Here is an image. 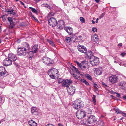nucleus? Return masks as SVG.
I'll list each match as a JSON object with an SVG mask.
<instances>
[{
    "instance_id": "obj_1",
    "label": "nucleus",
    "mask_w": 126,
    "mask_h": 126,
    "mask_svg": "<svg viewBox=\"0 0 126 126\" xmlns=\"http://www.w3.org/2000/svg\"><path fill=\"white\" fill-rule=\"evenodd\" d=\"M48 74L52 79H56L59 77V74L58 70L55 68L49 69L48 72Z\"/></svg>"
},
{
    "instance_id": "obj_2",
    "label": "nucleus",
    "mask_w": 126,
    "mask_h": 126,
    "mask_svg": "<svg viewBox=\"0 0 126 126\" xmlns=\"http://www.w3.org/2000/svg\"><path fill=\"white\" fill-rule=\"evenodd\" d=\"M74 102L73 104V106L75 109H80L84 106V103L83 101L81 100L80 99L76 100Z\"/></svg>"
},
{
    "instance_id": "obj_3",
    "label": "nucleus",
    "mask_w": 126,
    "mask_h": 126,
    "mask_svg": "<svg viewBox=\"0 0 126 126\" xmlns=\"http://www.w3.org/2000/svg\"><path fill=\"white\" fill-rule=\"evenodd\" d=\"M90 63L94 66L97 65L99 63V59L97 57L93 55L90 56Z\"/></svg>"
},
{
    "instance_id": "obj_4",
    "label": "nucleus",
    "mask_w": 126,
    "mask_h": 126,
    "mask_svg": "<svg viewBox=\"0 0 126 126\" xmlns=\"http://www.w3.org/2000/svg\"><path fill=\"white\" fill-rule=\"evenodd\" d=\"M17 49V54L18 56H24L27 53L28 51H26V49L24 47H18Z\"/></svg>"
},
{
    "instance_id": "obj_5",
    "label": "nucleus",
    "mask_w": 126,
    "mask_h": 126,
    "mask_svg": "<svg viewBox=\"0 0 126 126\" xmlns=\"http://www.w3.org/2000/svg\"><path fill=\"white\" fill-rule=\"evenodd\" d=\"M42 60V62L48 66H51L53 63V61L47 57H43Z\"/></svg>"
},
{
    "instance_id": "obj_6",
    "label": "nucleus",
    "mask_w": 126,
    "mask_h": 126,
    "mask_svg": "<svg viewBox=\"0 0 126 126\" xmlns=\"http://www.w3.org/2000/svg\"><path fill=\"white\" fill-rule=\"evenodd\" d=\"M86 115V112L85 110H81L78 111L76 114V116L79 119H81L85 117Z\"/></svg>"
},
{
    "instance_id": "obj_7",
    "label": "nucleus",
    "mask_w": 126,
    "mask_h": 126,
    "mask_svg": "<svg viewBox=\"0 0 126 126\" xmlns=\"http://www.w3.org/2000/svg\"><path fill=\"white\" fill-rule=\"evenodd\" d=\"M85 120V124H91L96 121L97 118L94 116L91 115L88 118Z\"/></svg>"
},
{
    "instance_id": "obj_8",
    "label": "nucleus",
    "mask_w": 126,
    "mask_h": 126,
    "mask_svg": "<svg viewBox=\"0 0 126 126\" xmlns=\"http://www.w3.org/2000/svg\"><path fill=\"white\" fill-rule=\"evenodd\" d=\"M67 89L68 94L70 95H73L75 91V88L73 86H68Z\"/></svg>"
},
{
    "instance_id": "obj_9",
    "label": "nucleus",
    "mask_w": 126,
    "mask_h": 126,
    "mask_svg": "<svg viewBox=\"0 0 126 126\" xmlns=\"http://www.w3.org/2000/svg\"><path fill=\"white\" fill-rule=\"evenodd\" d=\"M48 24L50 26L54 27L57 25V22L55 18L53 17H51L49 19Z\"/></svg>"
},
{
    "instance_id": "obj_10",
    "label": "nucleus",
    "mask_w": 126,
    "mask_h": 126,
    "mask_svg": "<svg viewBox=\"0 0 126 126\" xmlns=\"http://www.w3.org/2000/svg\"><path fill=\"white\" fill-rule=\"evenodd\" d=\"M118 78L116 75L110 76L109 77V81L112 84H114L117 82Z\"/></svg>"
},
{
    "instance_id": "obj_11",
    "label": "nucleus",
    "mask_w": 126,
    "mask_h": 126,
    "mask_svg": "<svg viewBox=\"0 0 126 126\" xmlns=\"http://www.w3.org/2000/svg\"><path fill=\"white\" fill-rule=\"evenodd\" d=\"M77 47L78 50L81 52L85 53L87 52V49L86 48L83 46L78 45Z\"/></svg>"
},
{
    "instance_id": "obj_12",
    "label": "nucleus",
    "mask_w": 126,
    "mask_h": 126,
    "mask_svg": "<svg viewBox=\"0 0 126 126\" xmlns=\"http://www.w3.org/2000/svg\"><path fill=\"white\" fill-rule=\"evenodd\" d=\"M12 62L8 57L5 58L3 61V63L5 66H7L11 65Z\"/></svg>"
},
{
    "instance_id": "obj_13",
    "label": "nucleus",
    "mask_w": 126,
    "mask_h": 126,
    "mask_svg": "<svg viewBox=\"0 0 126 126\" xmlns=\"http://www.w3.org/2000/svg\"><path fill=\"white\" fill-rule=\"evenodd\" d=\"M8 74V72L6 71L4 67H0V75L2 76H4Z\"/></svg>"
},
{
    "instance_id": "obj_14",
    "label": "nucleus",
    "mask_w": 126,
    "mask_h": 126,
    "mask_svg": "<svg viewBox=\"0 0 126 126\" xmlns=\"http://www.w3.org/2000/svg\"><path fill=\"white\" fill-rule=\"evenodd\" d=\"M72 81L71 79H66L63 82L62 84V86L64 87H68V86L70 85V84L72 83Z\"/></svg>"
},
{
    "instance_id": "obj_15",
    "label": "nucleus",
    "mask_w": 126,
    "mask_h": 126,
    "mask_svg": "<svg viewBox=\"0 0 126 126\" xmlns=\"http://www.w3.org/2000/svg\"><path fill=\"white\" fill-rule=\"evenodd\" d=\"M8 57L13 62L16 61L17 59L16 55L12 53H10L8 54Z\"/></svg>"
},
{
    "instance_id": "obj_16",
    "label": "nucleus",
    "mask_w": 126,
    "mask_h": 126,
    "mask_svg": "<svg viewBox=\"0 0 126 126\" xmlns=\"http://www.w3.org/2000/svg\"><path fill=\"white\" fill-rule=\"evenodd\" d=\"M64 29L69 35H71L72 34L73 30L71 27H66L64 28Z\"/></svg>"
},
{
    "instance_id": "obj_17",
    "label": "nucleus",
    "mask_w": 126,
    "mask_h": 126,
    "mask_svg": "<svg viewBox=\"0 0 126 126\" xmlns=\"http://www.w3.org/2000/svg\"><path fill=\"white\" fill-rule=\"evenodd\" d=\"M91 40L93 42H95L96 43L99 42V38L96 35H94L91 37Z\"/></svg>"
},
{
    "instance_id": "obj_18",
    "label": "nucleus",
    "mask_w": 126,
    "mask_h": 126,
    "mask_svg": "<svg viewBox=\"0 0 126 126\" xmlns=\"http://www.w3.org/2000/svg\"><path fill=\"white\" fill-rule=\"evenodd\" d=\"M8 19L10 23V27L11 28H12L14 26L16 23L15 22L13 21V19L10 17H8Z\"/></svg>"
},
{
    "instance_id": "obj_19",
    "label": "nucleus",
    "mask_w": 126,
    "mask_h": 126,
    "mask_svg": "<svg viewBox=\"0 0 126 126\" xmlns=\"http://www.w3.org/2000/svg\"><path fill=\"white\" fill-rule=\"evenodd\" d=\"M77 34L76 33L73 34L71 37L72 41L73 42H77L78 41V38H77Z\"/></svg>"
},
{
    "instance_id": "obj_20",
    "label": "nucleus",
    "mask_w": 126,
    "mask_h": 126,
    "mask_svg": "<svg viewBox=\"0 0 126 126\" xmlns=\"http://www.w3.org/2000/svg\"><path fill=\"white\" fill-rule=\"evenodd\" d=\"M28 123L30 126H36L37 123L32 120H31L29 121Z\"/></svg>"
},
{
    "instance_id": "obj_21",
    "label": "nucleus",
    "mask_w": 126,
    "mask_h": 126,
    "mask_svg": "<svg viewBox=\"0 0 126 126\" xmlns=\"http://www.w3.org/2000/svg\"><path fill=\"white\" fill-rule=\"evenodd\" d=\"M38 45H35L32 48V51L34 53H36L38 50Z\"/></svg>"
},
{
    "instance_id": "obj_22",
    "label": "nucleus",
    "mask_w": 126,
    "mask_h": 126,
    "mask_svg": "<svg viewBox=\"0 0 126 126\" xmlns=\"http://www.w3.org/2000/svg\"><path fill=\"white\" fill-rule=\"evenodd\" d=\"M25 47H24L26 49L27 51H28L30 49V46L29 44L27 42L24 43Z\"/></svg>"
},
{
    "instance_id": "obj_23",
    "label": "nucleus",
    "mask_w": 126,
    "mask_h": 126,
    "mask_svg": "<svg viewBox=\"0 0 126 126\" xmlns=\"http://www.w3.org/2000/svg\"><path fill=\"white\" fill-rule=\"evenodd\" d=\"M28 55L29 56V59L30 60H31L32 59V58L34 55V53L32 51H30L28 52Z\"/></svg>"
},
{
    "instance_id": "obj_24",
    "label": "nucleus",
    "mask_w": 126,
    "mask_h": 126,
    "mask_svg": "<svg viewBox=\"0 0 126 126\" xmlns=\"http://www.w3.org/2000/svg\"><path fill=\"white\" fill-rule=\"evenodd\" d=\"M113 110L115 111L116 113H117V114H122L123 113V112L121 111L118 108H115Z\"/></svg>"
},
{
    "instance_id": "obj_25",
    "label": "nucleus",
    "mask_w": 126,
    "mask_h": 126,
    "mask_svg": "<svg viewBox=\"0 0 126 126\" xmlns=\"http://www.w3.org/2000/svg\"><path fill=\"white\" fill-rule=\"evenodd\" d=\"M102 73V69L100 68H98L96 70V74L98 75L101 74Z\"/></svg>"
},
{
    "instance_id": "obj_26",
    "label": "nucleus",
    "mask_w": 126,
    "mask_h": 126,
    "mask_svg": "<svg viewBox=\"0 0 126 126\" xmlns=\"http://www.w3.org/2000/svg\"><path fill=\"white\" fill-rule=\"evenodd\" d=\"M64 23L63 20H60L58 21L57 25L64 26Z\"/></svg>"
},
{
    "instance_id": "obj_27",
    "label": "nucleus",
    "mask_w": 126,
    "mask_h": 126,
    "mask_svg": "<svg viewBox=\"0 0 126 126\" xmlns=\"http://www.w3.org/2000/svg\"><path fill=\"white\" fill-rule=\"evenodd\" d=\"M119 86H123L124 88L126 87V82L124 81H122L120 83Z\"/></svg>"
},
{
    "instance_id": "obj_28",
    "label": "nucleus",
    "mask_w": 126,
    "mask_h": 126,
    "mask_svg": "<svg viewBox=\"0 0 126 126\" xmlns=\"http://www.w3.org/2000/svg\"><path fill=\"white\" fill-rule=\"evenodd\" d=\"M29 8L31 9L32 12L36 14H37L38 13L37 11L35 9L31 7H29Z\"/></svg>"
},
{
    "instance_id": "obj_29",
    "label": "nucleus",
    "mask_w": 126,
    "mask_h": 126,
    "mask_svg": "<svg viewBox=\"0 0 126 126\" xmlns=\"http://www.w3.org/2000/svg\"><path fill=\"white\" fill-rule=\"evenodd\" d=\"M47 41L49 42L53 47H56L55 44L54 43L53 41L48 39L47 40Z\"/></svg>"
},
{
    "instance_id": "obj_30",
    "label": "nucleus",
    "mask_w": 126,
    "mask_h": 126,
    "mask_svg": "<svg viewBox=\"0 0 126 126\" xmlns=\"http://www.w3.org/2000/svg\"><path fill=\"white\" fill-rule=\"evenodd\" d=\"M81 81L87 85H89V84L88 82L85 80L84 79H81Z\"/></svg>"
},
{
    "instance_id": "obj_31",
    "label": "nucleus",
    "mask_w": 126,
    "mask_h": 126,
    "mask_svg": "<svg viewBox=\"0 0 126 126\" xmlns=\"http://www.w3.org/2000/svg\"><path fill=\"white\" fill-rule=\"evenodd\" d=\"M93 97L92 98V101L94 105L96 104V101L95 99L96 96L94 95H93Z\"/></svg>"
},
{
    "instance_id": "obj_32",
    "label": "nucleus",
    "mask_w": 126,
    "mask_h": 126,
    "mask_svg": "<svg viewBox=\"0 0 126 126\" xmlns=\"http://www.w3.org/2000/svg\"><path fill=\"white\" fill-rule=\"evenodd\" d=\"M36 108L35 107H32L31 108V112L32 113H33L36 111Z\"/></svg>"
},
{
    "instance_id": "obj_33",
    "label": "nucleus",
    "mask_w": 126,
    "mask_h": 126,
    "mask_svg": "<svg viewBox=\"0 0 126 126\" xmlns=\"http://www.w3.org/2000/svg\"><path fill=\"white\" fill-rule=\"evenodd\" d=\"M85 76L88 79L91 81L92 80V79L91 77L89 74H86L85 75Z\"/></svg>"
},
{
    "instance_id": "obj_34",
    "label": "nucleus",
    "mask_w": 126,
    "mask_h": 126,
    "mask_svg": "<svg viewBox=\"0 0 126 126\" xmlns=\"http://www.w3.org/2000/svg\"><path fill=\"white\" fill-rule=\"evenodd\" d=\"M65 41L68 43H69L71 41H72L71 38L70 37H66L65 39Z\"/></svg>"
},
{
    "instance_id": "obj_35",
    "label": "nucleus",
    "mask_w": 126,
    "mask_h": 126,
    "mask_svg": "<svg viewBox=\"0 0 126 126\" xmlns=\"http://www.w3.org/2000/svg\"><path fill=\"white\" fill-rule=\"evenodd\" d=\"M41 6H42L47 7L49 9H50L51 8L50 6H49L48 4H47L43 3L42 5Z\"/></svg>"
},
{
    "instance_id": "obj_36",
    "label": "nucleus",
    "mask_w": 126,
    "mask_h": 126,
    "mask_svg": "<svg viewBox=\"0 0 126 126\" xmlns=\"http://www.w3.org/2000/svg\"><path fill=\"white\" fill-rule=\"evenodd\" d=\"M64 81V79L61 78H59L58 79V82L59 83H62V82H63Z\"/></svg>"
},
{
    "instance_id": "obj_37",
    "label": "nucleus",
    "mask_w": 126,
    "mask_h": 126,
    "mask_svg": "<svg viewBox=\"0 0 126 126\" xmlns=\"http://www.w3.org/2000/svg\"><path fill=\"white\" fill-rule=\"evenodd\" d=\"M87 55L88 57L90 55H91L92 53V51H89L87 53L86 52L85 53Z\"/></svg>"
},
{
    "instance_id": "obj_38",
    "label": "nucleus",
    "mask_w": 126,
    "mask_h": 126,
    "mask_svg": "<svg viewBox=\"0 0 126 126\" xmlns=\"http://www.w3.org/2000/svg\"><path fill=\"white\" fill-rule=\"evenodd\" d=\"M80 21L82 23H84L85 22V20L84 18L82 17H80Z\"/></svg>"
},
{
    "instance_id": "obj_39",
    "label": "nucleus",
    "mask_w": 126,
    "mask_h": 126,
    "mask_svg": "<svg viewBox=\"0 0 126 126\" xmlns=\"http://www.w3.org/2000/svg\"><path fill=\"white\" fill-rule=\"evenodd\" d=\"M87 61H83L81 63V65H86V64L87 65Z\"/></svg>"
},
{
    "instance_id": "obj_40",
    "label": "nucleus",
    "mask_w": 126,
    "mask_h": 126,
    "mask_svg": "<svg viewBox=\"0 0 126 126\" xmlns=\"http://www.w3.org/2000/svg\"><path fill=\"white\" fill-rule=\"evenodd\" d=\"M80 68L82 70H85L86 68L85 65H81Z\"/></svg>"
},
{
    "instance_id": "obj_41",
    "label": "nucleus",
    "mask_w": 126,
    "mask_h": 126,
    "mask_svg": "<svg viewBox=\"0 0 126 126\" xmlns=\"http://www.w3.org/2000/svg\"><path fill=\"white\" fill-rule=\"evenodd\" d=\"M75 62L77 64L78 66L79 67V68H80V67L81 66V63H80L79 62L77 61H75Z\"/></svg>"
},
{
    "instance_id": "obj_42",
    "label": "nucleus",
    "mask_w": 126,
    "mask_h": 126,
    "mask_svg": "<svg viewBox=\"0 0 126 126\" xmlns=\"http://www.w3.org/2000/svg\"><path fill=\"white\" fill-rule=\"evenodd\" d=\"M97 30V29L95 27H93L92 28V31L94 32H96Z\"/></svg>"
},
{
    "instance_id": "obj_43",
    "label": "nucleus",
    "mask_w": 126,
    "mask_h": 126,
    "mask_svg": "<svg viewBox=\"0 0 126 126\" xmlns=\"http://www.w3.org/2000/svg\"><path fill=\"white\" fill-rule=\"evenodd\" d=\"M1 18H2V20L3 22H4L6 20V19L5 17V16L4 15H2L1 16Z\"/></svg>"
},
{
    "instance_id": "obj_44",
    "label": "nucleus",
    "mask_w": 126,
    "mask_h": 126,
    "mask_svg": "<svg viewBox=\"0 0 126 126\" xmlns=\"http://www.w3.org/2000/svg\"><path fill=\"white\" fill-rule=\"evenodd\" d=\"M105 13H102V14L99 17V18L100 19L104 17V15H105Z\"/></svg>"
},
{
    "instance_id": "obj_45",
    "label": "nucleus",
    "mask_w": 126,
    "mask_h": 126,
    "mask_svg": "<svg viewBox=\"0 0 126 126\" xmlns=\"http://www.w3.org/2000/svg\"><path fill=\"white\" fill-rule=\"evenodd\" d=\"M4 102V101L3 100V99H2V97H1L0 96V103L2 104Z\"/></svg>"
},
{
    "instance_id": "obj_46",
    "label": "nucleus",
    "mask_w": 126,
    "mask_h": 126,
    "mask_svg": "<svg viewBox=\"0 0 126 126\" xmlns=\"http://www.w3.org/2000/svg\"><path fill=\"white\" fill-rule=\"evenodd\" d=\"M114 93H116V94H117V97L119 98H122L121 97V96L120 95V94L119 93L115 92Z\"/></svg>"
},
{
    "instance_id": "obj_47",
    "label": "nucleus",
    "mask_w": 126,
    "mask_h": 126,
    "mask_svg": "<svg viewBox=\"0 0 126 126\" xmlns=\"http://www.w3.org/2000/svg\"><path fill=\"white\" fill-rule=\"evenodd\" d=\"M74 70L78 74L80 73L78 70V69L77 68H75V69H74Z\"/></svg>"
},
{
    "instance_id": "obj_48",
    "label": "nucleus",
    "mask_w": 126,
    "mask_h": 126,
    "mask_svg": "<svg viewBox=\"0 0 126 126\" xmlns=\"http://www.w3.org/2000/svg\"><path fill=\"white\" fill-rule=\"evenodd\" d=\"M13 63L17 67L18 66V63L14 62H13Z\"/></svg>"
},
{
    "instance_id": "obj_49",
    "label": "nucleus",
    "mask_w": 126,
    "mask_h": 126,
    "mask_svg": "<svg viewBox=\"0 0 126 126\" xmlns=\"http://www.w3.org/2000/svg\"><path fill=\"white\" fill-rule=\"evenodd\" d=\"M57 27H58V28H59L60 29H62L63 28V26L57 25Z\"/></svg>"
},
{
    "instance_id": "obj_50",
    "label": "nucleus",
    "mask_w": 126,
    "mask_h": 126,
    "mask_svg": "<svg viewBox=\"0 0 126 126\" xmlns=\"http://www.w3.org/2000/svg\"><path fill=\"white\" fill-rule=\"evenodd\" d=\"M102 84L104 87H106L107 86V85L105 84L104 82H102Z\"/></svg>"
},
{
    "instance_id": "obj_51",
    "label": "nucleus",
    "mask_w": 126,
    "mask_h": 126,
    "mask_svg": "<svg viewBox=\"0 0 126 126\" xmlns=\"http://www.w3.org/2000/svg\"><path fill=\"white\" fill-rule=\"evenodd\" d=\"M126 53L125 52H123L122 53L120 54V55L122 56V57H124L126 55Z\"/></svg>"
},
{
    "instance_id": "obj_52",
    "label": "nucleus",
    "mask_w": 126,
    "mask_h": 126,
    "mask_svg": "<svg viewBox=\"0 0 126 126\" xmlns=\"http://www.w3.org/2000/svg\"><path fill=\"white\" fill-rule=\"evenodd\" d=\"M46 126H55L54 125L51 124H47V125Z\"/></svg>"
},
{
    "instance_id": "obj_53",
    "label": "nucleus",
    "mask_w": 126,
    "mask_h": 126,
    "mask_svg": "<svg viewBox=\"0 0 126 126\" xmlns=\"http://www.w3.org/2000/svg\"><path fill=\"white\" fill-rule=\"evenodd\" d=\"M13 11H14V10L13 9H11L10 11V12L9 13L10 14H12Z\"/></svg>"
},
{
    "instance_id": "obj_54",
    "label": "nucleus",
    "mask_w": 126,
    "mask_h": 126,
    "mask_svg": "<svg viewBox=\"0 0 126 126\" xmlns=\"http://www.w3.org/2000/svg\"><path fill=\"white\" fill-rule=\"evenodd\" d=\"M73 77H74L75 79H78V78L76 77V75H75V74L73 73Z\"/></svg>"
},
{
    "instance_id": "obj_55",
    "label": "nucleus",
    "mask_w": 126,
    "mask_h": 126,
    "mask_svg": "<svg viewBox=\"0 0 126 126\" xmlns=\"http://www.w3.org/2000/svg\"><path fill=\"white\" fill-rule=\"evenodd\" d=\"M121 114L123 116L126 117V113H124L123 112V113Z\"/></svg>"
},
{
    "instance_id": "obj_56",
    "label": "nucleus",
    "mask_w": 126,
    "mask_h": 126,
    "mask_svg": "<svg viewBox=\"0 0 126 126\" xmlns=\"http://www.w3.org/2000/svg\"><path fill=\"white\" fill-rule=\"evenodd\" d=\"M54 13H53L52 12L50 13V14L49 15L50 16H53L54 15Z\"/></svg>"
},
{
    "instance_id": "obj_57",
    "label": "nucleus",
    "mask_w": 126,
    "mask_h": 126,
    "mask_svg": "<svg viewBox=\"0 0 126 126\" xmlns=\"http://www.w3.org/2000/svg\"><path fill=\"white\" fill-rule=\"evenodd\" d=\"M94 87L96 88H97V87H98V86L97 85V84H94Z\"/></svg>"
},
{
    "instance_id": "obj_58",
    "label": "nucleus",
    "mask_w": 126,
    "mask_h": 126,
    "mask_svg": "<svg viewBox=\"0 0 126 126\" xmlns=\"http://www.w3.org/2000/svg\"><path fill=\"white\" fill-rule=\"evenodd\" d=\"M30 13H31V17H32V18H33L34 16V15H33L32 14V13H31V12H30Z\"/></svg>"
},
{
    "instance_id": "obj_59",
    "label": "nucleus",
    "mask_w": 126,
    "mask_h": 126,
    "mask_svg": "<svg viewBox=\"0 0 126 126\" xmlns=\"http://www.w3.org/2000/svg\"><path fill=\"white\" fill-rule=\"evenodd\" d=\"M20 39H19L17 40V42L18 43H19L20 42Z\"/></svg>"
},
{
    "instance_id": "obj_60",
    "label": "nucleus",
    "mask_w": 126,
    "mask_h": 126,
    "mask_svg": "<svg viewBox=\"0 0 126 126\" xmlns=\"http://www.w3.org/2000/svg\"><path fill=\"white\" fill-rule=\"evenodd\" d=\"M16 13L14 11H13V12L12 14L13 15H14V16H15L16 15Z\"/></svg>"
},
{
    "instance_id": "obj_61",
    "label": "nucleus",
    "mask_w": 126,
    "mask_h": 126,
    "mask_svg": "<svg viewBox=\"0 0 126 126\" xmlns=\"http://www.w3.org/2000/svg\"><path fill=\"white\" fill-rule=\"evenodd\" d=\"M101 124H102V126H104V122L103 121H102L101 122Z\"/></svg>"
},
{
    "instance_id": "obj_62",
    "label": "nucleus",
    "mask_w": 126,
    "mask_h": 126,
    "mask_svg": "<svg viewBox=\"0 0 126 126\" xmlns=\"http://www.w3.org/2000/svg\"><path fill=\"white\" fill-rule=\"evenodd\" d=\"M58 126H63V125L59 123L58 124Z\"/></svg>"
},
{
    "instance_id": "obj_63",
    "label": "nucleus",
    "mask_w": 126,
    "mask_h": 126,
    "mask_svg": "<svg viewBox=\"0 0 126 126\" xmlns=\"http://www.w3.org/2000/svg\"><path fill=\"white\" fill-rule=\"evenodd\" d=\"M118 46L121 47L122 46V44L121 43H119L118 44Z\"/></svg>"
},
{
    "instance_id": "obj_64",
    "label": "nucleus",
    "mask_w": 126,
    "mask_h": 126,
    "mask_svg": "<svg viewBox=\"0 0 126 126\" xmlns=\"http://www.w3.org/2000/svg\"><path fill=\"white\" fill-rule=\"evenodd\" d=\"M122 98L124 99H125V100H126V96H123L122 97Z\"/></svg>"
}]
</instances>
